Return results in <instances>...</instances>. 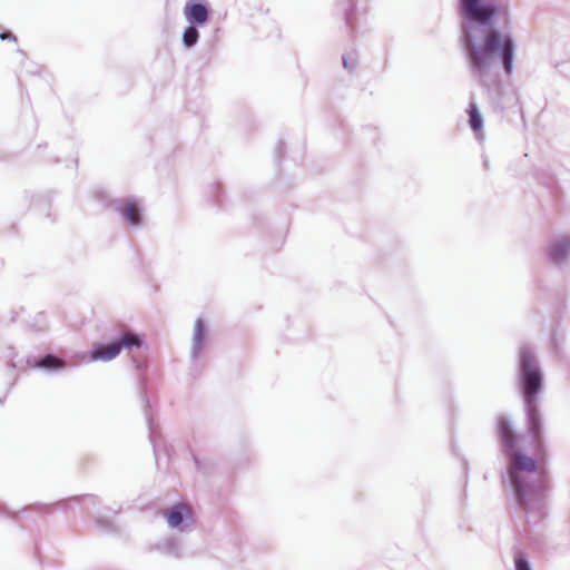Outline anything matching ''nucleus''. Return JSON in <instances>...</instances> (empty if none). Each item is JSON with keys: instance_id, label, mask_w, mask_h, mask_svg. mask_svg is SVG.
Segmentation results:
<instances>
[{"instance_id": "8", "label": "nucleus", "mask_w": 570, "mask_h": 570, "mask_svg": "<svg viewBox=\"0 0 570 570\" xmlns=\"http://www.w3.org/2000/svg\"><path fill=\"white\" fill-rule=\"evenodd\" d=\"M191 515V509L189 505L185 503L177 504L173 507L167 513L166 518L170 527L176 528L180 525L184 518H189Z\"/></svg>"}, {"instance_id": "3", "label": "nucleus", "mask_w": 570, "mask_h": 570, "mask_svg": "<svg viewBox=\"0 0 570 570\" xmlns=\"http://www.w3.org/2000/svg\"><path fill=\"white\" fill-rule=\"evenodd\" d=\"M521 370L523 376V393L527 404L535 403L537 394L542 385V377L535 365L533 356L524 351L520 356Z\"/></svg>"}, {"instance_id": "4", "label": "nucleus", "mask_w": 570, "mask_h": 570, "mask_svg": "<svg viewBox=\"0 0 570 570\" xmlns=\"http://www.w3.org/2000/svg\"><path fill=\"white\" fill-rule=\"evenodd\" d=\"M141 341L139 336L130 331H124L119 341L108 344H97L90 354L94 361H110L115 358L125 348L140 347Z\"/></svg>"}, {"instance_id": "16", "label": "nucleus", "mask_w": 570, "mask_h": 570, "mask_svg": "<svg viewBox=\"0 0 570 570\" xmlns=\"http://www.w3.org/2000/svg\"><path fill=\"white\" fill-rule=\"evenodd\" d=\"M515 568L517 570H530L528 561L521 556L515 558Z\"/></svg>"}, {"instance_id": "15", "label": "nucleus", "mask_w": 570, "mask_h": 570, "mask_svg": "<svg viewBox=\"0 0 570 570\" xmlns=\"http://www.w3.org/2000/svg\"><path fill=\"white\" fill-rule=\"evenodd\" d=\"M205 338V326L200 320H198L195 324V334H194V341H195V347L197 350H200L203 341Z\"/></svg>"}, {"instance_id": "6", "label": "nucleus", "mask_w": 570, "mask_h": 570, "mask_svg": "<svg viewBox=\"0 0 570 570\" xmlns=\"http://www.w3.org/2000/svg\"><path fill=\"white\" fill-rule=\"evenodd\" d=\"M184 13L188 22L195 24H205L208 20V10L203 3L189 1L184 8Z\"/></svg>"}, {"instance_id": "10", "label": "nucleus", "mask_w": 570, "mask_h": 570, "mask_svg": "<svg viewBox=\"0 0 570 570\" xmlns=\"http://www.w3.org/2000/svg\"><path fill=\"white\" fill-rule=\"evenodd\" d=\"M528 405V419H529V430L533 434L534 439L540 440L541 434V421L539 411L537 409L535 403L527 404Z\"/></svg>"}, {"instance_id": "5", "label": "nucleus", "mask_w": 570, "mask_h": 570, "mask_svg": "<svg viewBox=\"0 0 570 570\" xmlns=\"http://www.w3.org/2000/svg\"><path fill=\"white\" fill-rule=\"evenodd\" d=\"M462 13L471 21L480 24H491L499 9L483 0H460Z\"/></svg>"}, {"instance_id": "13", "label": "nucleus", "mask_w": 570, "mask_h": 570, "mask_svg": "<svg viewBox=\"0 0 570 570\" xmlns=\"http://www.w3.org/2000/svg\"><path fill=\"white\" fill-rule=\"evenodd\" d=\"M36 366L47 370H56L63 367V361L51 354H48L41 360L37 361Z\"/></svg>"}, {"instance_id": "11", "label": "nucleus", "mask_w": 570, "mask_h": 570, "mask_svg": "<svg viewBox=\"0 0 570 570\" xmlns=\"http://www.w3.org/2000/svg\"><path fill=\"white\" fill-rule=\"evenodd\" d=\"M120 213L131 225H138L140 223L139 207L135 202L130 200L124 204Z\"/></svg>"}, {"instance_id": "2", "label": "nucleus", "mask_w": 570, "mask_h": 570, "mask_svg": "<svg viewBox=\"0 0 570 570\" xmlns=\"http://www.w3.org/2000/svg\"><path fill=\"white\" fill-rule=\"evenodd\" d=\"M509 475L513 485L518 502L523 505L529 492L528 483L523 474L534 473L537 470L535 461L522 454L519 451H511Z\"/></svg>"}, {"instance_id": "1", "label": "nucleus", "mask_w": 570, "mask_h": 570, "mask_svg": "<svg viewBox=\"0 0 570 570\" xmlns=\"http://www.w3.org/2000/svg\"><path fill=\"white\" fill-rule=\"evenodd\" d=\"M465 48L472 70L483 75L491 66L495 56L500 57L504 71L511 75L515 45L509 35L498 30H488L481 42L475 41L471 35H465Z\"/></svg>"}, {"instance_id": "12", "label": "nucleus", "mask_w": 570, "mask_h": 570, "mask_svg": "<svg viewBox=\"0 0 570 570\" xmlns=\"http://www.w3.org/2000/svg\"><path fill=\"white\" fill-rule=\"evenodd\" d=\"M468 114H469V124H470L471 128L475 132H481L482 127H483V121H482V117L474 104L470 105V107L468 109Z\"/></svg>"}, {"instance_id": "7", "label": "nucleus", "mask_w": 570, "mask_h": 570, "mask_svg": "<svg viewBox=\"0 0 570 570\" xmlns=\"http://www.w3.org/2000/svg\"><path fill=\"white\" fill-rule=\"evenodd\" d=\"M498 434L507 451H513L517 445V436L509 423L504 417H500L497 423Z\"/></svg>"}, {"instance_id": "17", "label": "nucleus", "mask_w": 570, "mask_h": 570, "mask_svg": "<svg viewBox=\"0 0 570 570\" xmlns=\"http://www.w3.org/2000/svg\"><path fill=\"white\" fill-rule=\"evenodd\" d=\"M0 38H1V40H11V41L17 42V37L9 31L2 32L0 35Z\"/></svg>"}, {"instance_id": "14", "label": "nucleus", "mask_w": 570, "mask_h": 570, "mask_svg": "<svg viewBox=\"0 0 570 570\" xmlns=\"http://www.w3.org/2000/svg\"><path fill=\"white\" fill-rule=\"evenodd\" d=\"M198 37H199V35L195 27L190 26V27L186 28V30L184 31V35H183L184 45L186 47L194 46L197 42Z\"/></svg>"}, {"instance_id": "9", "label": "nucleus", "mask_w": 570, "mask_h": 570, "mask_svg": "<svg viewBox=\"0 0 570 570\" xmlns=\"http://www.w3.org/2000/svg\"><path fill=\"white\" fill-rule=\"evenodd\" d=\"M570 250V242L566 238L556 240L550 249L549 256L553 262H560L568 255Z\"/></svg>"}]
</instances>
